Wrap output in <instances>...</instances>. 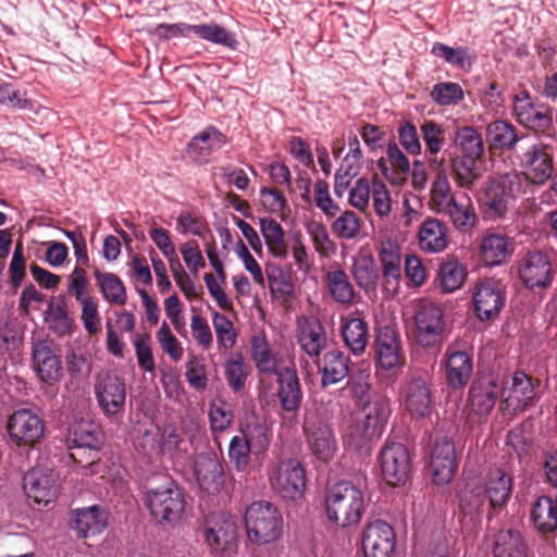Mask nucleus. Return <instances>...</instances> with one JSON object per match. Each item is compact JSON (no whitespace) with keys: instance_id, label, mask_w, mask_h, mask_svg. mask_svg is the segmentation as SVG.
Listing matches in <instances>:
<instances>
[{"instance_id":"4468645a","label":"nucleus","mask_w":557,"mask_h":557,"mask_svg":"<svg viewBox=\"0 0 557 557\" xmlns=\"http://www.w3.org/2000/svg\"><path fill=\"white\" fill-rule=\"evenodd\" d=\"M304 432L312 455L323 462H329L336 449L337 441L331 425L315 412L305 417Z\"/></svg>"},{"instance_id":"f03ea898","label":"nucleus","mask_w":557,"mask_h":557,"mask_svg":"<svg viewBox=\"0 0 557 557\" xmlns=\"http://www.w3.org/2000/svg\"><path fill=\"white\" fill-rule=\"evenodd\" d=\"M326 517L337 527L347 528L360 522L364 511V494L350 481L332 485L325 496Z\"/></svg>"},{"instance_id":"20e7f679","label":"nucleus","mask_w":557,"mask_h":557,"mask_svg":"<svg viewBox=\"0 0 557 557\" xmlns=\"http://www.w3.org/2000/svg\"><path fill=\"white\" fill-rule=\"evenodd\" d=\"M522 188L523 178L516 170L488 178L481 197L484 214L491 220L505 218L510 200L522 193Z\"/></svg>"},{"instance_id":"9d476101","label":"nucleus","mask_w":557,"mask_h":557,"mask_svg":"<svg viewBox=\"0 0 557 557\" xmlns=\"http://www.w3.org/2000/svg\"><path fill=\"white\" fill-rule=\"evenodd\" d=\"M554 154L555 147L550 144L536 141L529 145L519 156L522 169L519 174L523 182L528 181L536 185L545 184L554 172Z\"/></svg>"},{"instance_id":"bf43d9fd","label":"nucleus","mask_w":557,"mask_h":557,"mask_svg":"<svg viewBox=\"0 0 557 557\" xmlns=\"http://www.w3.org/2000/svg\"><path fill=\"white\" fill-rule=\"evenodd\" d=\"M331 231L339 239H354L360 233V219L354 211L345 210L333 221Z\"/></svg>"},{"instance_id":"5701e85b","label":"nucleus","mask_w":557,"mask_h":557,"mask_svg":"<svg viewBox=\"0 0 557 557\" xmlns=\"http://www.w3.org/2000/svg\"><path fill=\"white\" fill-rule=\"evenodd\" d=\"M430 468L437 484H446L454 478L457 470L456 448L447 435L436 437Z\"/></svg>"},{"instance_id":"37998d69","label":"nucleus","mask_w":557,"mask_h":557,"mask_svg":"<svg viewBox=\"0 0 557 557\" xmlns=\"http://www.w3.org/2000/svg\"><path fill=\"white\" fill-rule=\"evenodd\" d=\"M438 211L448 214L458 230L467 231L474 226L476 222L474 208L467 194H462L459 198L450 199Z\"/></svg>"},{"instance_id":"0eeeda50","label":"nucleus","mask_w":557,"mask_h":557,"mask_svg":"<svg viewBox=\"0 0 557 557\" xmlns=\"http://www.w3.org/2000/svg\"><path fill=\"white\" fill-rule=\"evenodd\" d=\"M416 342L419 346L438 350L444 342L446 321L441 305L422 301L414 312Z\"/></svg>"},{"instance_id":"f3484780","label":"nucleus","mask_w":557,"mask_h":557,"mask_svg":"<svg viewBox=\"0 0 557 557\" xmlns=\"http://www.w3.org/2000/svg\"><path fill=\"white\" fill-rule=\"evenodd\" d=\"M95 394L99 407L107 417L122 414L126 400V384L116 374L104 372L97 376Z\"/></svg>"},{"instance_id":"4c0bfd02","label":"nucleus","mask_w":557,"mask_h":557,"mask_svg":"<svg viewBox=\"0 0 557 557\" xmlns=\"http://www.w3.org/2000/svg\"><path fill=\"white\" fill-rule=\"evenodd\" d=\"M486 141L491 149L512 151L518 141L528 138L519 136L517 127L508 121L496 120L486 126Z\"/></svg>"},{"instance_id":"f8f14e48","label":"nucleus","mask_w":557,"mask_h":557,"mask_svg":"<svg viewBox=\"0 0 557 557\" xmlns=\"http://www.w3.org/2000/svg\"><path fill=\"white\" fill-rule=\"evenodd\" d=\"M512 115L520 125L534 132L544 133L553 124L550 109L527 90L513 96Z\"/></svg>"},{"instance_id":"bb28decb","label":"nucleus","mask_w":557,"mask_h":557,"mask_svg":"<svg viewBox=\"0 0 557 557\" xmlns=\"http://www.w3.org/2000/svg\"><path fill=\"white\" fill-rule=\"evenodd\" d=\"M194 471L202 490L218 493L224 485L223 466L213 453L199 454L196 457Z\"/></svg>"},{"instance_id":"473e14b6","label":"nucleus","mask_w":557,"mask_h":557,"mask_svg":"<svg viewBox=\"0 0 557 557\" xmlns=\"http://www.w3.org/2000/svg\"><path fill=\"white\" fill-rule=\"evenodd\" d=\"M242 437L252 448V455L263 454L271 443V430L264 418L255 412L246 414L240 423Z\"/></svg>"},{"instance_id":"9b49d317","label":"nucleus","mask_w":557,"mask_h":557,"mask_svg":"<svg viewBox=\"0 0 557 557\" xmlns=\"http://www.w3.org/2000/svg\"><path fill=\"white\" fill-rule=\"evenodd\" d=\"M384 481L391 486L404 485L411 473V458L407 447L398 442H386L379 454Z\"/></svg>"},{"instance_id":"8fccbe9b","label":"nucleus","mask_w":557,"mask_h":557,"mask_svg":"<svg viewBox=\"0 0 557 557\" xmlns=\"http://www.w3.org/2000/svg\"><path fill=\"white\" fill-rule=\"evenodd\" d=\"M468 275L466 267L456 259L442 262L437 273V280L442 289L451 293L459 289Z\"/></svg>"},{"instance_id":"3c124183","label":"nucleus","mask_w":557,"mask_h":557,"mask_svg":"<svg viewBox=\"0 0 557 557\" xmlns=\"http://www.w3.org/2000/svg\"><path fill=\"white\" fill-rule=\"evenodd\" d=\"M94 276L101 289L103 298L108 302L115 305H124L126 302L125 285L116 274L95 270Z\"/></svg>"},{"instance_id":"6e6552de","label":"nucleus","mask_w":557,"mask_h":557,"mask_svg":"<svg viewBox=\"0 0 557 557\" xmlns=\"http://www.w3.org/2000/svg\"><path fill=\"white\" fill-rule=\"evenodd\" d=\"M211 555L230 556L237 537L236 523L224 515H210L198 530Z\"/></svg>"},{"instance_id":"09e8293b","label":"nucleus","mask_w":557,"mask_h":557,"mask_svg":"<svg viewBox=\"0 0 557 557\" xmlns=\"http://www.w3.org/2000/svg\"><path fill=\"white\" fill-rule=\"evenodd\" d=\"M332 298L342 305H350L355 298V289L347 273L342 269L329 271L325 276Z\"/></svg>"},{"instance_id":"a19ab883","label":"nucleus","mask_w":557,"mask_h":557,"mask_svg":"<svg viewBox=\"0 0 557 557\" xmlns=\"http://www.w3.org/2000/svg\"><path fill=\"white\" fill-rule=\"evenodd\" d=\"M492 552L494 557H527V545L519 531L505 529L494 535Z\"/></svg>"},{"instance_id":"69168bd1","label":"nucleus","mask_w":557,"mask_h":557,"mask_svg":"<svg viewBox=\"0 0 557 557\" xmlns=\"http://www.w3.org/2000/svg\"><path fill=\"white\" fill-rule=\"evenodd\" d=\"M485 493L482 487H471L469 484L461 491L459 508L465 515L479 512L485 502Z\"/></svg>"},{"instance_id":"2f4dec72","label":"nucleus","mask_w":557,"mask_h":557,"mask_svg":"<svg viewBox=\"0 0 557 557\" xmlns=\"http://www.w3.org/2000/svg\"><path fill=\"white\" fill-rule=\"evenodd\" d=\"M404 404L412 417L424 418L431 411V389L422 377H412L404 387Z\"/></svg>"},{"instance_id":"f704fd0d","label":"nucleus","mask_w":557,"mask_h":557,"mask_svg":"<svg viewBox=\"0 0 557 557\" xmlns=\"http://www.w3.org/2000/svg\"><path fill=\"white\" fill-rule=\"evenodd\" d=\"M531 520L534 528L543 535L557 531V490L552 496L542 495L531 508Z\"/></svg>"},{"instance_id":"052dcab7","label":"nucleus","mask_w":557,"mask_h":557,"mask_svg":"<svg viewBox=\"0 0 557 557\" xmlns=\"http://www.w3.org/2000/svg\"><path fill=\"white\" fill-rule=\"evenodd\" d=\"M252 448L242 436H234L228 446V457L238 472H247L250 466Z\"/></svg>"},{"instance_id":"c03bdc74","label":"nucleus","mask_w":557,"mask_h":557,"mask_svg":"<svg viewBox=\"0 0 557 557\" xmlns=\"http://www.w3.org/2000/svg\"><path fill=\"white\" fill-rule=\"evenodd\" d=\"M260 231L269 252L277 259H286L288 245L282 225L272 218H260Z\"/></svg>"},{"instance_id":"5fc2aeb1","label":"nucleus","mask_w":557,"mask_h":557,"mask_svg":"<svg viewBox=\"0 0 557 557\" xmlns=\"http://www.w3.org/2000/svg\"><path fill=\"white\" fill-rule=\"evenodd\" d=\"M224 374L228 387L234 393L244 391L249 370L242 352L233 354L225 362Z\"/></svg>"},{"instance_id":"1a4fd4ad","label":"nucleus","mask_w":557,"mask_h":557,"mask_svg":"<svg viewBox=\"0 0 557 557\" xmlns=\"http://www.w3.org/2000/svg\"><path fill=\"white\" fill-rule=\"evenodd\" d=\"M269 482L282 498L297 500L302 497L306 488L305 467L296 458L283 459L269 473Z\"/></svg>"},{"instance_id":"aec40b11","label":"nucleus","mask_w":557,"mask_h":557,"mask_svg":"<svg viewBox=\"0 0 557 557\" xmlns=\"http://www.w3.org/2000/svg\"><path fill=\"white\" fill-rule=\"evenodd\" d=\"M445 380L454 389L463 388L473 373V357L467 350L459 347L458 343L447 346L444 354Z\"/></svg>"},{"instance_id":"7ed1b4c3","label":"nucleus","mask_w":557,"mask_h":557,"mask_svg":"<svg viewBox=\"0 0 557 557\" xmlns=\"http://www.w3.org/2000/svg\"><path fill=\"white\" fill-rule=\"evenodd\" d=\"M245 525L250 542L265 545L281 537L284 520L280 510L272 503L257 500L246 508Z\"/></svg>"},{"instance_id":"4be33fe9","label":"nucleus","mask_w":557,"mask_h":557,"mask_svg":"<svg viewBox=\"0 0 557 557\" xmlns=\"http://www.w3.org/2000/svg\"><path fill=\"white\" fill-rule=\"evenodd\" d=\"M395 543L394 529L383 520L369 522L362 531L361 544L364 557H389Z\"/></svg>"},{"instance_id":"c9c22d12","label":"nucleus","mask_w":557,"mask_h":557,"mask_svg":"<svg viewBox=\"0 0 557 557\" xmlns=\"http://www.w3.org/2000/svg\"><path fill=\"white\" fill-rule=\"evenodd\" d=\"M349 357L338 349H332L324 354L321 364L318 366L321 374V386L338 384L349 374Z\"/></svg>"},{"instance_id":"864d4df0","label":"nucleus","mask_w":557,"mask_h":557,"mask_svg":"<svg viewBox=\"0 0 557 557\" xmlns=\"http://www.w3.org/2000/svg\"><path fill=\"white\" fill-rule=\"evenodd\" d=\"M420 131L425 145V153L434 161L446 144V129L434 120H424Z\"/></svg>"},{"instance_id":"cd10ccee","label":"nucleus","mask_w":557,"mask_h":557,"mask_svg":"<svg viewBox=\"0 0 557 557\" xmlns=\"http://www.w3.org/2000/svg\"><path fill=\"white\" fill-rule=\"evenodd\" d=\"M512 238L499 233L484 235L480 243V257L488 267H497L507 262L515 252Z\"/></svg>"},{"instance_id":"13d9d810","label":"nucleus","mask_w":557,"mask_h":557,"mask_svg":"<svg viewBox=\"0 0 557 557\" xmlns=\"http://www.w3.org/2000/svg\"><path fill=\"white\" fill-rule=\"evenodd\" d=\"M432 100L441 107L456 106L463 100L465 94L458 83L442 82L432 87Z\"/></svg>"},{"instance_id":"0e129e2a","label":"nucleus","mask_w":557,"mask_h":557,"mask_svg":"<svg viewBox=\"0 0 557 557\" xmlns=\"http://www.w3.org/2000/svg\"><path fill=\"white\" fill-rule=\"evenodd\" d=\"M314 203L326 218H335L339 212V206L332 199L329 183L318 180L314 184Z\"/></svg>"},{"instance_id":"774afa93","label":"nucleus","mask_w":557,"mask_h":557,"mask_svg":"<svg viewBox=\"0 0 557 557\" xmlns=\"http://www.w3.org/2000/svg\"><path fill=\"white\" fill-rule=\"evenodd\" d=\"M157 339L163 351L168 354L173 361L177 362L182 359L183 347L178 339L173 335L166 322H163L157 332Z\"/></svg>"},{"instance_id":"a211bd4d","label":"nucleus","mask_w":557,"mask_h":557,"mask_svg":"<svg viewBox=\"0 0 557 557\" xmlns=\"http://www.w3.org/2000/svg\"><path fill=\"white\" fill-rule=\"evenodd\" d=\"M505 301L506 292L504 286L492 278L478 283L472 294L474 312L481 321L496 319L504 308Z\"/></svg>"},{"instance_id":"e433bc0d","label":"nucleus","mask_w":557,"mask_h":557,"mask_svg":"<svg viewBox=\"0 0 557 557\" xmlns=\"http://www.w3.org/2000/svg\"><path fill=\"white\" fill-rule=\"evenodd\" d=\"M72 527L81 537L97 535L107 527V515L97 505L76 509L73 512Z\"/></svg>"},{"instance_id":"4d7b16f0","label":"nucleus","mask_w":557,"mask_h":557,"mask_svg":"<svg viewBox=\"0 0 557 557\" xmlns=\"http://www.w3.org/2000/svg\"><path fill=\"white\" fill-rule=\"evenodd\" d=\"M212 323L216 335L218 348L220 351L232 349L237 341V332L233 322L223 313L213 312Z\"/></svg>"},{"instance_id":"49530a36","label":"nucleus","mask_w":557,"mask_h":557,"mask_svg":"<svg viewBox=\"0 0 557 557\" xmlns=\"http://www.w3.org/2000/svg\"><path fill=\"white\" fill-rule=\"evenodd\" d=\"M356 284L364 292H374L377 286L380 273L374 258L371 255L359 256L351 270Z\"/></svg>"},{"instance_id":"c85d7f7f","label":"nucleus","mask_w":557,"mask_h":557,"mask_svg":"<svg viewBox=\"0 0 557 557\" xmlns=\"http://www.w3.org/2000/svg\"><path fill=\"white\" fill-rule=\"evenodd\" d=\"M277 375V397L286 412H297L302 401V389L295 368L283 367Z\"/></svg>"},{"instance_id":"f257e3e1","label":"nucleus","mask_w":557,"mask_h":557,"mask_svg":"<svg viewBox=\"0 0 557 557\" xmlns=\"http://www.w3.org/2000/svg\"><path fill=\"white\" fill-rule=\"evenodd\" d=\"M360 417L344 434V444L355 450H369L371 443L379 440L391 414L388 401L382 397L368 400L359 407Z\"/></svg>"},{"instance_id":"338daca9","label":"nucleus","mask_w":557,"mask_h":557,"mask_svg":"<svg viewBox=\"0 0 557 557\" xmlns=\"http://www.w3.org/2000/svg\"><path fill=\"white\" fill-rule=\"evenodd\" d=\"M265 274L271 288H276L282 294L290 295L294 285L290 276L283 268L276 263L269 262L265 264Z\"/></svg>"},{"instance_id":"de8ad7c7","label":"nucleus","mask_w":557,"mask_h":557,"mask_svg":"<svg viewBox=\"0 0 557 557\" xmlns=\"http://www.w3.org/2000/svg\"><path fill=\"white\" fill-rule=\"evenodd\" d=\"M379 258L383 267V276L386 283L388 284L391 281L397 283L401 276L400 247L392 240L383 242L380 247Z\"/></svg>"},{"instance_id":"58836bf2","label":"nucleus","mask_w":557,"mask_h":557,"mask_svg":"<svg viewBox=\"0 0 557 557\" xmlns=\"http://www.w3.org/2000/svg\"><path fill=\"white\" fill-rule=\"evenodd\" d=\"M250 354L256 368L263 374H277L282 369L280 368L277 356L273 352L263 332L251 337Z\"/></svg>"},{"instance_id":"603ef678","label":"nucleus","mask_w":557,"mask_h":557,"mask_svg":"<svg viewBox=\"0 0 557 557\" xmlns=\"http://www.w3.org/2000/svg\"><path fill=\"white\" fill-rule=\"evenodd\" d=\"M456 146L463 157L483 159L484 141L481 134L472 126H462L457 129L455 136Z\"/></svg>"},{"instance_id":"ea45409f","label":"nucleus","mask_w":557,"mask_h":557,"mask_svg":"<svg viewBox=\"0 0 557 557\" xmlns=\"http://www.w3.org/2000/svg\"><path fill=\"white\" fill-rule=\"evenodd\" d=\"M481 161L482 159L463 156L450 158L451 175L457 186L472 189L474 184L482 177Z\"/></svg>"},{"instance_id":"393cba45","label":"nucleus","mask_w":557,"mask_h":557,"mask_svg":"<svg viewBox=\"0 0 557 557\" xmlns=\"http://www.w3.org/2000/svg\"><path fill=\"white\" fill-rule=\"evenodd\" d=\"M23 487L36 504L48 505L58 494L57 476L52 470L34 468L23 479Z\"/></svg>"},{"instance_id":"e2e57ef3","label":"nucleus","mask_w":557,"mask_h":557,"mask_svg":"<svg viewBox=\"0 0 557 557\" xmlns=\"http://www.w3.org/2000/svg\"><path fill=\"white\" fill-rule=\"evenodd\" d=\"M210 428L213 433L227 430L233 422V412L226 401H214L209 408Z\"/></svg>"},{"instance_id":"423d86ee","label":"nucleus","mask_w":557,"mask_h":557,"mask_svg":"<svg viewBox=\"0 0 557 557\" xmlns=\"http://www.w3.org/2000/svg\"><path fill=\"white\" fill-rule=\"evenodd\" d=\"M144 503L158 522H176L185 509L184 495L171 480L161 486L148 487Z\"/></svg>"},{"instance_id":"a878e982","label":"nucleus","mask_w":557,"mask_h":557,"mask_svg":"<svg viewBox=\"0 0 557 557\" xmlns=\"http://www.w3.org/2000/svg\"><path fill=\"white\" fill-rule=\"evenodd\" d=\"M297 339L301 350L313 359L320 358L329 342L325 326L315 317H306L298 322Z\"/></svg>"},{"instance_id":"680f3d73","label":"nucleus","mask_w":557,"mask_h":557,"mask_svg":"<svg viewBox=\"0 0 557 557\" xmlns=\"http://www.w3.org/2000/svg\"><path fill=\"white\" fill-rule=\"evenodd\" d=\"M386 158L393 171V176L389 177V180L394 183L405 180L410 172V163L396 143H389L387 145Z\"/></svg>"},{"instance_id":"a18cd8bd","label":"nucleus","mask_w":557,"mask_h":557,"mask_svg":"<svg viewBox=\"0 0 557 557\" xmlns=\"http://www.w3.org/2000/svg\"><path fill=\"white\" fill-rule=\"evenodd\" d=\"M66 445L101 447L102 432L100 428L92 421H75L69 428L66 435Z\"/></svg>"},{"instance_id":"ddd939ff","label":"nucleus","mask_w":557,"mask_h":557,"mask_svg":"<svg viewBox=\"0 0 557 557\" xmlns=\"http://www.w3.org/2000/svg\"><path fill=\"white\" fill-rule=\"evenodd\" d=\"M190 32L203 40L222 45L231 49H235L238 44L232 33L216 24H159L156 27L154 35L160 38L169 39L172 37H187Z\"/></svg>"},{"instance_id":"412c9836","label":"nucleus","mask_w":557,"mask_h":557,"mask_svg":"<svg viewBox=\"0 0 557 557\" xmlns=\"http://www.w3.org/2000/svg\"><path fill=\"white\" fill-rule=\"evenodd\" d=\"M7 429L17 446H33L44 434L41 419L29 409L15 410L8 420Z\"/></svg>"},{"instance_id":"dca6fc26","label":"nucleus","mask_w":557,"mask_h":557,"mask_svg":"<svg viewBox=\"0 0 557 557\" xmlns=\"http://www.w3.org/2000/svg\"><path fill=\"white\" fill-rule=\"evenodd\" d=\"M541 381L522 371H516L511 377L510 386L505 388L502 399V409L517 414L532 406L540 397Z\"/></svg>"},{"instance_id":"79ce46f5","label":"nucleus","mask_w":557,"mask_h":557,"mask_svg":"<svg viewBox=\"0 0 557 557\" xmlns=\"http://www.w3.org/2000/svg\"><path fill=\"white\" fill-rule=\"evenodd\" d=\"M419 245L423 251L441 252L447 247L446 227L436 219L429 218L420 226Z\"/></svg>"},{"instance_id":"6e6d98bb","label":"nucleus","mask_w":557,"mask_h":557,"mask_svg":"<svg viewBox=\"0 0 557 557\" xmlns=\"http://www.w3.org/2000/svg\"><path fill=\"white\" fill-rule=\"evenodd\" d=\"M431 53L459 69L470 66L474 61V57L468 47L451 48L445 44L435 42Z\"/></svg>"},{"instance_id":"7c9ffc66","label":"nucleus","mask_w":557,"mask_h":557,"mask_svg":"<svg viewBox=\"0 0 557 557\" xmlns=\"http://www.w3.org/2000/svg\"><path fill=\"white\" fill-rule=\"evenodd\" d=\"M493 510L503 509L512 493V476L504 469H490L483 488Z\"/></svg>"},{"instance_id":"6ab92c4d","label":"nucleus","mask_w":557,"mask_h":557,"mask_svg":"<svg viewBox=\"0 0 557 557\" xmlns=\"http://www.w3.org/2000/svg\"><path fill=\"white\" fill-rule=\"evenodd\" d=\"M505 387L493 374L478 376L471 384L468 400L471 410L480 417L488 416L499 396L504 397Z\"/></svg>"},{"instance_id":"2eb2a0df","label":"nucleus","mask_w":557,"mask_h":557,"mask_svg":"<svg viewBox=\"0 0 557 557\" xmlns=\"http://www.w3.org/2000/svg\"><path fill=\"white\" fill-rule=\"evenodd\" d=\"M519 277L528 289L547 288L554 281L550 257L542 250H529L519 261Z\"/></svg>"},{"instance_id":"c756f323","label":"nucleus","mask_w":557,"mask_h":557,"mask_svg":"<svg viewBox=\"0 0 557 557\" xmlns=\"http://www.w3.org/2000/svg\"><path fill=\"white\" fill-rule=\"evenodd\" d=\"M227 144V137L214 126H208L194 136L187 146L188 157L197 163H207L211 153Z\"/></svg>"},{"instance_id":"72a5a7b5","label":"nucleus","mask_w":557,"mask_h":557,"mask_svg":"<svg viewBox=\"0 0 557 557\" xmlns=\"http://www.w3.org/2000/svg\"><path fill=\"white\" fill-rule=\"evenodd\" d=\"M341 334L345 346L355 356H361L369 343V324L360 317H342Z\"/></svg>"},{"instance_id":"39448f33","label":"nucleus","mask_w":557,"mask_h":557,"mask_svg":"<svg viewBox=\"0 0 557 557\" xmlns=\"http://www.w3.org/2000/svg\"><path fill=\"white\" fill-rule=\"evenodd\" d=\"M373 351L376 373L379 375L388 374L396 376L406 363L401 336L394 326L384 325L376 330Z\"/></svg>"},{"instance_id":"b1692460","label":"nucleus","mask_w":557,"mask_h":557,"mask_svg":"<svg viewBox=\"0 0 557 557\" xmlns=\"http://www.w3.org/2000/svg\"><path fill=\"white\" fill-rule=\"evenodd\" d=\"M33 368L42 383L52 385L61 379V360L52 342L38 341L32 349Z\"/></svg>"}]
</instances>
